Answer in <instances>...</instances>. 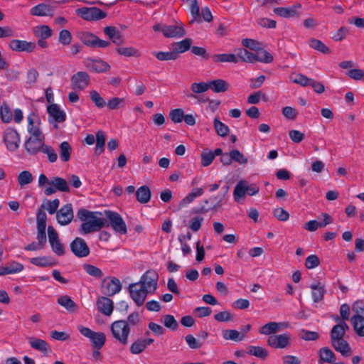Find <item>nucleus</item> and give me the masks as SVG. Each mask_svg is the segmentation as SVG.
<instances>
[{"mask_svg":"<svg viewBox=\"0 0 364 364\" xmlns=\"http://www.w3.org/2000/svg\"><path fill=\"white\" fill-rule=\"evenodd\" d=\"M348 329V326L345 321H341L335 325L331 331V342L337 340L343 339L346 334V330Z\"/></svg>","mask_w":364,"mask_h":364,"instance_id":"obj_25","label":"nucleus"},{"mask_svg":"<svg viewBox=\"0 0 364 364\" xmlns=\"http://www.w3.org/2000/svg\"><path fill=\"white\" fill-rule=\"evenodd\" d=\"M60 205V200L58 199H54L53 200H47L45 205H43L45 209L49 213V214H54Z\"/></svg>","mask_w":364,"mask_h":364,"instance_id":"obj_63","label":"nucleus"},{"mask_svg":"<svg viewBox=\"0 0 364 364\" xmlns=\"http://www.w3.org/2000/svg\"><path fill=\"white\" fill-rule=\"evenodd\" d=\"M121 289L120 281L117 278H112L108 282L105 279L102 284V291L107 296H113L119 293Z\"/></svg>","mask_w":364,"mask_h":364,"instance_id":"obj_19","label":"nucleus"},{"mask_svg":"<svg viewBox=\"0 0 364 364\" xmlns=\"http://www.w3.org/2000/svg\"><path fill=\"white\" fill-rule=\"evenodd\" d=\"M3 141L9 151L14 152L19 148L20 135L16 129L7 128L3 132Z\"/></svg>","mask_w":364,"mask_h":364,"instance_id":"obj_5","label":"nucleus"},{"mask_svg":"<svg viewBox=\"0 0 364 364\" xmlns=\"http://www.w3.org/2000/svg\"><path fill=\"white\" fill-rule=\"evenodd\" d=\"M30 347L40 352L43 355H47L51 352L49 345L43 339L34 336L28 337Z\"/></svg>","mask_w":364,"mask_h":364,"instance_id":"obj_20","label":"nucleus"},{"mask_svg":"<svg viewBox=\"0 0 364 364\" xmlns=\"http://www.w3.org/2000/svg\"><path fill=\"white\" fill-rule=\"evenodd\" d=\"M81 41L86 46L94 47L97 41V36L89 32H85L81 35Z\"/></svg>","mask_w":364,"mask_h":364,"instance_id":"obj_61","label":"nucleus"},{"mask_svg":"<svg viewBox=\"0 0 364 364\" xmlns=\"http://www.w3.org/2000/svg\"><path fill=\"white\" fill-rule=\"evenodd\" d=\"M82 268L88 275L96 279H101L104 275L102 271L100 268L92 264L85 263L82 264Z\"/></svg>","mask_w":364,"mask_h":364,"instance_id":"obj_44","label":"nucleus"},{"mask_svg":"<svg viewBox=\"0 0 364 364\" xmlns=\"http://www.w3.org/2000/svg\"><path fill=\"white\" fill-rule=\"evenodd\" d=\"M145 344L141 339L134 341L130 346V352L132 354H139L146 349Z\"/></svg>","mask_w":364,"mask_h":364,"instance_id":"obj_62","label":"nucleus"},{"mask_svg":"<svg viewBox=\"0 0 364 364\" xmlns=\"http://www.w3.org/2000/svg\"><path fill=\"white\" fill-rule=\"evenodd\" d=\"M31 14L35 16H53L52 8L45 4H39L31 9Z\"/></svg>","mask_w":364,"mask_h":364,"instance_id":"obj_30","label":"nucleus"},{"mask_svg":"<svg viewBox=\"0 0 364 364\" xmlns=\"http://www.w3.org/2000/svg\"><path fill=\"white\" fill-rule=\"evenodd\" d=\"M41 152L45 154L47 156L48 160L50 163H55L58 159V154L55 150L49 145L44 144Z\"/></svg>","mask_w":364,"mask_h":364,"instance_id":"obj_55","label":"nucleus"},{"mask_svg":"<svg viewBox=\"0 0 364 364\" xmlns=\"http://www.w3.org/2000/svg\"><path fill=\"white\" fill-rule=\"evenodd\" d=\"M76 14L86 21H98L106 17L107 14L97 7H82L76 10Z\"/></svg>","mask_w":364,"mask_h":364,"instance_id":"obj_7","label":"nucleus"},{"mask_svg":"<svg viewBox=\"0 0 364 364\" xmlns=\"http://www.w3.org/2000/svg\"><path fill=\"white\" fill-rule=\"evenodd\" d=\"M184 112L182 109H172L169 113L171 121L174 123L181 122L183 118Z\"/></svg>","mask_w":364,"mask_h":364,"instance_id":"obj_64","label":"nucleus"},{"mask_svg":"<svg viewBox=\"0 0 364 364\" xmlns=\"http://www.w3.org/2000/svg\"><path fill=\"white\" fill-rule=\"evenodd\" d=\"M106 105L109 109L114 110L124 107L125 100L124 98L115 97L109 99Z\"/></svg>","mask_w":364,"mask_h":364,"instance_id":"obj_56","label":"nucleus"},{"mask_svg":"<svg viewBox=\"0 0 364 364\" xmlns=\"http://www.w3.org/2000/svg\"><path fill=\"white\" fill-rule=\"evenodd\" d=\"M232 161L237 162L240 164H246L248 159L239 150L232 149L230 151Z\"/></svg>","mask_w":364,"mask_h":364,"instance_id":"obj_60","label":"nucleus"},{"mask_svg":"<svg viewBox=\"0 0 364 364\" xmlns=\"http://www.w3.org/2000/svg\"><path fill=\"white\" fill-rule=\"evenodd\" d=\"M9 47L14 51L31 53L34 50L36 44L23 40L14 39L9 42Z\"/></svg>","mask_w":364,"mask_h":364,"instance_id":"obj_17","label":"nucleus"},{"mask_svg":"<svg viewBox=\"0 0 364 364\" xmlns=\"http://www.w3.org/2000/svg\"><path fill=\"white\" fill-rule=\"evenodd\" d=\"M208 84L210 89L217 93L225 92L228 89V84L224 80H212Z\"/></svg>","mask_w":364,"mask_h":364,"instance_id":"obj_43","label":"nucleus"},{"mask_svg":"<svg viewBox=\"0 0 364 364\" xmlns=\"http://www.w3.org/2000/svg\"><path fill=\"white\" fill-rule=\"evenodd\" d=\"M204 191L202 188H195L179 203L180 208H185L191 203L196 198L201 196Z\"/></svg>","mask_w":364,"mask_h":364,"instance_id":"obj_29","label":"nucleus"},{"mask_svg":"<svg viewBox=\"0 0 364 364\" xmlns=\"http://www.w3.org/2000/svg\"><path fill=\"white\" fill-rule=\"evenodd\" d=\"M49 122L54 124L55 129L58 128V124L63 122L66 119V113L58 104H50L47 107Z\"/></svg>","mask_w":364,"mask_h":364,"instance_id":"obj_9","label":"nucleus"},{"mask_svg":"<svg viewBox=\"0 0 364 364\" xmlns=\"http://www.w3.org/2000/svg\"><path fill=\"white\" fill-rule=\"evenodd\" d=\"M161 32L166 38H181L186 33L182 24L164 26Z\"/></svg>","mask_w":364,"mask_h":364,"instance_id":"obj_23","label":"nucleus"},{"mask_svg":"<svg viewBox=\"0 0 364 364\" xmlns=\"http://www.w3.org/2000/svg\"><path fill=\"white\" fill-rule=\"evenodd\" d=\"M44 141V135L40 136H33L31 135L26 139L23 146L29 155L33 156L37 154L39 151H41L45 144Z\"/></svg>","mask_w":364,"mask_h":364,"instance_id":"obj_8","label":"nucleus"},{"mask_svg":"<svg viewBox=\"0 0 364 364\" xmlns=\"http://www.w3.org/2000/svg\"><path fill=\"white\" fill-rule=\"evenodd\" d=\"M210 89V85L207 82H194L191 85V90L193 92V94L189 95V97L196 98V94L203 93L208 91Z\"/></svg>","mask_w":364,"mask_h":364,"instance_id":"obj_45","label":"nucleus"},{"mask_svg":"<svg viewBox=\"0 0 364 364\" xmlns=\"http://www.w3.org/2000/svg\"><path fill=\"white\" fill-rule=\"evenodd\" d=\"M17 179L20 187L24 188L26 186L33 182V177L29 171H23L19 173Z\"/></svg>","mask_w":364,"mask_h":364,"instance_id":"obj_47","label":"nucleus"},{"mask_svg":"<svg viewBox=\"0 0 364 364\" xmlns=\"http://www.w3.org/2000/svg\"><path fill=\"white\" fill-rule=\"evenodd\" d=\"M78 218L83 223L79 229L80 234L86 235L107 227L109 223L100 212L80 209L77 212Z\"/></svg>","mask_w":364,"mask_h":364,"instance_id":"obj_1","label":"nucleus"},{"mask_svg":"<svg viewBox=\"0 0 364 364\" xmlns=\"http://www.w3.org/2000/svg\"><path fill=\"white\" fill-rule=\"evenodd\" d=\"M95 141L96 146L95 149V154L96 155H100L104 151L105 144V135L102 131L100 130L97 132Z\"/></svg>","mask_w":364,"mask_h":364,"instance_id":"obj_41","label":"nucleus"},{"mask_svg":"<svg viewBox=\"0 0 364 364\" xmlns=\"http://www.w3.org/2000/svg\"><path fill=\"white\" fill-rule=\"evenodd\" d=\"M235 55L237 56V60L240 59L245 63H252L255 62V53L248 51L247 49L238 48L236 50Z\"/></svg>","mask_w":364,"mask_h":364,"instance_id":"obj_42","label":"nucleus"},{"mask_svg":"<svg viewBox=\"0 0 364 364\" xmlns=\"http://www.w3.org/2000/svg\"><path fill=\"white\" fill-rule=\"evenodd\" d=\"M319 363H333L335 361V355L328 348H322L319 350Z\"/></svg>","mask_w":364,"mask_h":364,"instance_id":"obj_39","label":"nucleus"},{"mask_svg":"<svg viewBox=\"0 0 364 364\" xmlns=\"http://www.w3.org/2000/svg\"><path fill=\"white\" fill-rule=\"evenodd\" d=\"M222 336L225 340L236 342L241 341L245 338V334L236 330H225L223 331Z\"/></svg>","mask_w":364,"mask_h":364,"instance_id":"obj_36","label":"nucleus"},{"mask_svg":"<svg viewBox=\"0 0 364 364\" xmlns=\"http://www.w3.org/2000/svg\"><path fill=\"white\" fill-rule=\"evenodd\" d=\"M351 324L355 332L361 337H364V317L360 314H355L350 318Z\"/></svg>","mask_w":364,"mask_h":364,"instance_id":"obj_32","label":"nucleus"},{"mask_svg":"<svg viewBox=\"0 0 364 364\" xmlns=\"http://www.w3.org/2000/svg\"><path fill=\"white\" fill-rule=\"evenodd\" d=\"M163 323L166 328L171 331H176L178 326V323L173 316L169 314L164 316Z\"/></svg>","mask_w":364,"mask_h":364,"instance_id":"obj_58","label":"nucleus"},{"mask_svg":"<svg viewBox=\"0 0 364 364\" xmlns=\"http://www.w3.org/2000/svg\"><path fill=\"white\" fill-rule=\"evenodd\" d=\"M255 62L269 63L273 60V56L267 50L259 48L255 53Z\"/></svg>","mask_w":364,"mask_h":364,"instance_id":"obj_40","label":"nucleus"},{"mask_svg":"<svg viewBox=\"0 0 364 364\" xmlns=\"http://www.w3.org/2000/svg\"><path fill=\"white\" fill-rule=\"evenodd\" d=\"M97 306L99 311L106 316H109L113 311V302L107 297H101L97 301Z\"/></svg>","mask_w":364,"mask_h":364,"instance_id":"obj_28","label":"nucleus"},{"mask_svg":"<svg viewBox=\"0 0 364 364\" xmlns=\"http://www.w3.org/2000/svg\"><path fill=\"white\" fill-rule=\"evenodd\" d=\"M29 262L38 267H53L56 264V260L51 256H40L31 258Z\"/></svg>","mask_w":364,"mask_h":364,"instance_id":"obj_27","label":"nucleus"},{"mask_svg":"<svg viewBox=\"0 0 364 364\" xmlns=\"http://www.w3.org/2000/svg\"><path fill=\"white\" fill-rule=\"evenodd\" d=\"M289 327V323L287 321L283 322H275L271 321L263 325L259 330V332L262 335L272 336L282 328H288Z\"/></svg>","mask_w":364,"mask_h":364,"instance_id":"obj_15","label":"nucleus"},{"mask_svg":"<svg viewBox=\"0 0 364 364\" xmlns=\"http://www.w3.org/2000/svg\"><path fill=\"white\" fill-rule=\"evenodd\" d=\"M129 291L131 298L138 306H141L144 303L147 295L150 294L137 282L129 284Z\"/></svg>","mask_w":364,"mask_h":364,"instance_id":"obj_14","label":"nucleus"},{"mask_svg":"<svg viewBox=\"0 0 364 364\" xmlns=\"http://www.w3.org/2000/svg\"><path fill=\"white\" fill-rule=\"evenodd\" d=\"M290 80L296 84H299L301 86H307L310 85L311 78L307 77L306 76L301 74V73H294L290 76Z\"/></svg>","mask_w":364,"mask_h":364,"instance_id":"obj_52","label":"nucleus"},{"mask_svg":"<svg viewBox=\"0 0 364 364\" xmlns=\"http://www.w3.org/2000/svg\"><path fill=\"white\" fill-rule=\"evenodd\" d=\"M247 181L246 180H240L236 184L234 191L233 198L235 201L240 203L247 194Z\"/></svg>","mask_w":364,"mask_h":364,"instance_id":"obj_26","label":"nucleus"},{"mask_svg":"<svg viewBox=\"0 0 364 364\" xmlns=\"http://www.w3.org/2000/svg\"><path fill=\"white\" fill-rule=\"evenodd\" d=\"M212 59L215 63H237V56L235 54H215L212 56Z\"/></svg>","mask_w":364,"mask_h":364,"instance_id":"obj_38","label":"nucleus"},{"mask_svg":"<svg viewBox=\"0 0 364 364\" xmlns=\"http://www.w3.org/2000/svg\"><path fill=\"white\" fill-rule=\"evenodd\" d=\"M56 218L58 223L61 225L69 224L73 218V211L71 204L63 205L58 212H57Z\"/></svg>","mask_w":364,"mask_h":364,"instance_id":"obj_21","label":"nucleus"},{"mask_svg":"<svg viewBox=\"0 0 364 364\" xmlns=\"http://www.w3.org/2000/svg\"><path fill=\"white\" fill-rule=\"evenodd\" d=\"M85 66L92 72L103 73L109 69V65L104 60L88 58L85 60Z\"/></svg>","mask_w":364,"mask_h":364,"instance_id":"obj_22","label":"nucleus"},{"mask_svg":"<svg viewBox=\"0 0 364 364\" xmlns=\"http://www.w3.org/2000/svg\"><path fill=\"white\" fill-rule=\"evenodd\" d=\"M191 40L189 38H186L180 42H178L173 45V50L178 55V53H182L190 49L191 46Z\"/></svg>","mask_w":364,"mask_h":364,"instance_id":"obj_49","label":"nucleus"},{"mask_svg":"<svg viewBox=\"0 0 364 364\" xmlns=\"http://www.w3.org/2000/svg\"><path fill=\"white\" fill-rule=\"evenodd\" d=\"M27 131L30 135L33 136H43L41 130V120L39 115L33 112H31L26 117Z\"/></svg>","mask_w":364,"mask_h":364,"instance_id":"obj_11","label":"nucleus"},{"mask_svg":"<svg viewBox=\"0 0 364 364\" xmlns=\"http://www.w3.org/2000/svg\"><path fill=\"white\" fill-rule=\"evenodd\" d=\"M105 215L109 220L110 225L115 232L121 235L127 234V225L119 213L111 210H105Z\"/></svg>","mask_w":364,"mask_h":364,"instance_id":"obj_6","label":"nucleus"},{"mask_svg":"<svg viewBox=\"0 0 364 364\" xmlns=\"http://www.w3.org/2000/svg\"><path fill=\"white\" fill-rule=\"evenodd\" d=\"M48 237L52 251L58 256L63 255L65 254L64 245L61 243L58 232L52 226L48 228Z\"/></svg>","mask_w":364,"mask_h":364,"instance_id":"obj_13","label":"nucleus"},{"mask_svg":"<svg viewBox=\"0 0 364 364\" xmlns=\"http://www.w3.org/2000/svg\"><path fill=\"white\" fill-rule=\"evenodd\" d=\"M310 288L312 290V297L314 301L317 303L321 301L323 299V296L325 294L324 286L321 283L318 282L316 284H313L310 286Z\"/></svg>","mask_w":364,"mask_h":364,"instance_id":"obj_34","label":"nucleus"},{"mask_svg":"<svg viewBox=\"0 0 364 364\" xmlns=\"http://www.w3.org/2000/svg\"><path fill=\"white\" fill-rule=\"evenodd\" d=\"M70 190L68 182L60 177H53L50 178V186L46 187L44 194L50 196L58 191L68 192Z\"/></svg>","mask_w":364,"mask_h":364,"instance_id":"obj_12","label":"nucleus"},{"mask_svg":"<svg viewBox=\"0 0 364 364\" xmlns=\"http://www.w3.org/2000/svg\"><path fill=\"white\" fill-rule=\"evenodd\" d=\"M77 329L82 336L90 339L94 348L100 349L105 345L106 337L104 333L95 332L82 326H79Z\"/></svg>","mask_w":364,"mask_h":364,"instance_id":"obj_4","label":"nucleus"},{"mask_svg":"<svg viewBox=\"0 0 364 364\" xmlns=\"http://www.w3.org/2000/svg\"><path fill=\"white\" fill-rule=\"evenodd\" d=\"M204 221V218L201 215H194L191 217L188 222V228L193 232H198Z\"/></svg>","mask_w":364,"mask_h":364,"instance_id":"obj_50","label":"nucleus"},{"mask_svg":"<svg viewBox=\"0 0 364 364\" xmlns=\"http://www.w3.org/2000/svg\"><path fill=\"white\" fill-rule=\"evenodd\" d=\"M90 97L97 108L102 109L106 105L105 99L96 90L90 92Z\"/></svg>","mask_w":364,"mask_h":364,"instance_id":"obj_53","label":"nucleus"},{"mask_svg":"<svg viewBox=\"0 0 364 364\" xmlns=\"http://www.w3.org/2000/svg\"><path fill=\"white\" fill-rule=\"evenodd\" d=\"M301 7L300 4L289 7H276L274 9V12L282 18H294L299 16L298 9Z\"/></svg>","mask_w":364,"mask_h":364,"instance_id":"obj_24","label":"nucleus"},{"mask_svg":"<svg viewBox=\"0 0 364 364\" xmlns=\"http://www.w3.org/2000/svg\"><path fill=\"white\" fill-rule=\"evenodd\" d=\"M247 353L261 359H264L268 355V352L265 348L254 346H250L247 348Z\"/></svg>","mask_w":364,"mask_h":364,"instance_id":"obj_48","label":"nucleus"},{"mask_svg":"<svg viewBox=\"0 0 364 364\" xmlns=\"http://www.w3.org/2000/svg\"><path fill=\"white\" fill-rule=\"evenodd\" d=\"M267 343L271 348L284 349L290 346L291 335L289 333L272 335L268 337Z\"/></svg>","mask_w":364,"mask_h":364,"instance_id":"obj_10","label":"nucleus"},{"mask_svg":"<svg viewBox=\"0 0 364 364\" xmlns=\"http://www.w3.org/2000/svg\"><path fill=\"white\" fill-rule=\"evenodd\" d=\"M136 196L139 203H146L151 198V191L148 186H141L136 190Z\"/></svg>","mask_w":364,"mask_h":364,"instance_id":"obj_35","label":"nucleus"},{"mask_svg":"<svg viewBox=\"0 0 364 364\" xmlns=\"http://www.w3.org/2000/svg\"><path fill=\"white\" fill-rule=\"evenodd\" d=\"M33 33L38 38H48L52 36V30L48 26L41 25L33 28Z\"/></svg>","mask_w":364,"mask_h":364,"instance_id":"obj_46","label":"nucleus"},{"mask_svg":"<svg viewBox=\"0 0 364 364\" xmlns=\"http://www.w3.org/2000/svg\"><path fill=\"white\" fill-rule=\"evenodd\" d=\"M70 250L78 257H85L90 254V249L87 243L81 237H76L70 243Z\"/></svg>","mask_w":364,"mask_h":364,"instance_id":"obj_16","label":"nucleus"},{"mask_svg":"<svg viewBox=\"0 0 364 364\" xmlns=\"http://www.w3.org/2000/svg\"><path fill=\"white\" fill-rule=\"evenodd\" d=\"M113 337L122 345L128 343L130 334V326L126 320L114 321L110 326Z\"/></svg>","mask_w":364,"mask_h":364,"instance_id":"obj_2","label":"nucleus"},{"mask_svg":"<svg viewBox=\"0 0 364 364\" xmlns=\"http://www.w3.org/2000/svg\"><path fill=\"white\" fill-rule=\"evenodd\" d=\"M90 82V77L85 72H77L71 77V85L73 89L83 90Z\"/></svg>","mask_w":364,"mask_h":364,"instance_id":"obj_18","label":"nucleus"},{"mask_svg":"<svg viewBox=\"0 0 364 364\" xmlns=\"http://www.w3.org/2000/svg\"><path fill=\"white\" fill-rule=\"evenodd\" d=\"M214 128L217 134L221 136H225L229 132V127L220 122L219 117L214 119Z\"/></svg>","mask_w":364,"mask_h":364,"instance_id":"obj_51","label":"nucleus"},{"mask_svg":"<svg viewBox=\"0 0 364 364\" xmlns=\"http://www.w3.org/2000/svg\"><path fill=\"white\" fill-rule=\"evenodd\" d=\"M0 115L1 120L5 123H9L12 120L13 113L11 109L6 105L1 106Z\"/></svg>","mask_w":364,"mask_h":364,"instance_id":"obj_57","label":"nucleus"},{"mask_svg":"<svg viewBox=\"0 0 364 364\" xmlns=\"http://www.w3.org/2000/svg\"><path fill=\"white\" fill-rule=\"evenodd\" d=\"M214 159V156L212 154V151L205 149L201 154V166L203 167L208 166L212 164Z\"/></svg>","mask_w":364,"mask_h":364,"instance_id":"obj_59","label":"nucleus"},{"mask_svg":"<svg viewBox=\"0 0 364 364\" xmlns=\"http://www.w3.org/2000/svg\"><path fill=\"white\" fill-rule=\"evenodd\" d=\"M309 46L322 53L326 54L330 52V49L321 41L312 38L309 41Z\"/></svg>","mask_w":364,"mask_h":364,"instance_id":"obj_54","label":"nucleus"},{"mask_svg":"<svg viewBox=\"0 0 364 364\" xmlns=\"http://www.w3.org/2000/svg\"><path fill=\"white\" fill-rule=\"evenodd\" d=\"M58 304L69 312H75L77 310V304L67 295L58 297Z\"/></svg>","mask_w":364,"mask_h":364,"instance_id":"obj_33","label":"nucleus"},{"mask_svg":"<svg viewBox=\"0 0 364 364\" xmlns=\"http://www.w3.org/2000/svg\"><path fill=\"white\" fill-rule=\"evenodd\" d=\"M159 275L154 270H148L142 274L137 282L141 284L145 291L150 294H154L158 287Z\"/></svg>","mask_w":364,"mask_h":364,"instance_id":"obj_3","label":"nucleus"},{"mask_svg":"<svg viewBox=\"0 0 364 364\" xmlns=\"http://www.w3.org/2000/svg\"><path fill=\"white\" fill-rule=\"evenodd\" d=\"M60 159L63 162L70 160L72 153V147L68 141H63L59 145Z\"/></svg>","mask_w":364,"mask_h":364,"instance_id":"obj_37","label":"nucleus"},{"mask_svg":"<svg viewBox=\"0 0 364 364\" xmlns=\"http://www.w3.org/2000/svg\"><path fill=\"white\" fill-rule=\"evenodd\" d=\"M332 346L335 348V350L339 352L342 355L348 357L351 354V349L346 341L343 339L333 341L331 342Z\"/></svg>","mask_w":364,"mask_h":364,"instance_id":"obj_31","label":"nucleus"}]
</instances>
